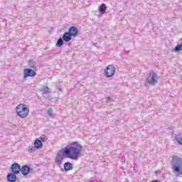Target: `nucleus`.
<instances>
[{
    "mask_svg": "<svg viewBox=\"0 0 182 182\" xmlns=\"http://www.w3.org/2000/svg\"><path fill=\"white\" fill-rule=\"evenodd\" d=\"M83 146L78 141H73L70 146H65L62 152L59 151L55 156V161L56 164H61L65 156L67 159L71 160H77L82 156V149Z\"/></svg>",
    "mask_w": 182,
    "mask_h": 182,
    "instance_id": "nucleus-1",
    "label": "nucleus"
},
{
    "mask_svg": "<svg viewBox=\"0 0 182 182\" xmlns=\"http://www.w3.org/2000/svg\"><path fill=\"white\" fill-rule=\"evenodd\" d=\"M16 113L21 119H26L29 116V107L26 105L20 104L16 107Z\"/></svg>",
    "mask_w": 182,
    "mask_h": 182,
    "instance_id": "nucleus-2",
    "label": "nucleus"
},
{
    "mask_svg": "<svg viewBox=\"0 0 182 182\" xmlns=\"http://www.w3.org/2000/svg\"><path fill=\"white\" fill-rule=\"evenodd\" d=\"M147 85H151V86H156L159 83V76L156 73H150L148 77L146 78Z\"/></svg>",
    "mask_w": 182,
    "mask_h": 182,
    "instance_id": "nucleus-3",
    "label": "nucleus"
},
{
    "mask_svg": "<svg viewBox=\"0 0 182 182\" xmlns=\"http://www.w3.org/2000/svg\"><path fill=\"white\" fill-rule=\"evenodd\" d=\"M105 77H112L116 73V67L114 65H109L104 70Z\"/></svg>",
    "mask_w": 182,
    "mask_h": 182,
    "instance_id": "nucleus-4",
    "label": "nucleus"
},
{
    "mask_svg": "<svg viewBox=\"0 0 182 182\" xmlns=\"http://www.w3.org/2000/svg\"><path fill=\"white\" fill-rule=\"evenodd\" d=\"M23 75L24 79H26V77H35L36 72L31 68H27L23 70Z\"/></svg>",
    "mask_w": 182,
    "mask_h": 182,
    "instance_id": "nucleus-5",
    "label": "nucleus"
},
{
    "mask_svg": "<svg viewBox=\"0 0 182 182\" xmlns=\"http://www.w3.org/2000/svg\"><path fill=\"white\" fill-rule=\"evenodd\" d=\"M11 171L14 174H18L21 171V165L17 163H14L11 166Z\"/></svg>",
    "mask_w": 182,
    "mask_h": 182,
    "instance_id": "nucleus-6",
    "label": "nucleus"
},
{
    "mask_svg": "<svg viewBox=\"0 0 182 182\" xmlns=\"http://www.w3.org/2000/svg\"><path fill=\"white\" fill-rule=\"evenodd\" d=\"M69 34L73 36V38H76L77 36V28L75 26H71L68 30Z\"/></svg>",
    "mask_w": 182,
    "mask_h": 182,
    "instance_id": "nucleus-7",
    "label": "nucleus"
},
{
    "mask_svg": "<svg viewBox=\"0 0 182 182\" xmlns=\"http://www.w3.org/2000/svg\"><path fill=\"white\" fill-rule=\"evenodd\" d=\"M21 171L23 176H28L29 174V171H31V168L28 166H23L21 168Z\"/></svg>",
    "mask_w": 182,
    "mask_h": 182,
    "instance_id": "nucleus-8",
    "label": "nucleus"
},
{
    "mask_svg": "<svg viewBox=\"0 0 182 182\" xmlns=\"http://www.w3.org/2000/svg\"><path fill=\"white\" fill-rule=\"evenodd\" d=\"M14 173H10L7 175V180L9 182H15L16 181V175Z\"/></svg>",
    "mask_w": 182,
    "mask_h": 182,
    "instance_id": "nucleus-9",
    "label": "nucleus"
},
{
    "mask_svg": "<svg viewBox=\"0 0 182 182\" xmlns=\"http://www.w3.org/2000/svg\"><path fill=\"white\" fill-rule=\"evenodd\" d=\"M63 39L65 42H69L72 40V36L68 32H65L63 36Z\"/></svg>",
    "mask_w": 182,
    "mask_h": 182,
    "instance_id": "nucleus-10",
    "label": "nucleus"
},
{
    "mask_svg": "<svg viewBox=\"0 0 182 182\" xmlns=\"http://www.w3.org/2000/svg\"><path fill=\"white\" fill-rule=\"evenodd\" d=\"M72 168H73V166L72 165L71 163L65 162L64 164V170L65 171H69L72 170Z\"/></svg>",
    "mask_w": 182,
    "mask_h": 182,
    "instance_id": "nucleus-11",
    "label": "nucleus"
},
{
    "mask_svg": "<svg viewBox=\"0 0 182 182\" xmlns=\"http://www.w3.org/2000/svg\"><path fill=\"white\" fill-rule=\"evenodd\" d=\"M106 9H107V7L105 4H102L99 7V11L102 15H105V14H106Z\"/></svg>",
    "mask_w": 182,
    "mask_h": 182,
    "instance_id": "nucleus-12",
    "label": "nucleus"
},
{
    "mask_svg": "<svg viewBox=\"0 0 182 182\" xmlns=\"http://www.w3.org/2000/svg\"><path fill=\"white\" fill-rule=\"evenodd\" d=\"M172 163H178L182 164V158L178 157L177 156H173L172 157Z\"/></svg>",
    "mask_w": 182,
    "mask_h": 182,
    "instance_id": "nucleus-13",
    "label": "nucleus"
},
{
    "mask_svg": "<svg viewBox=\"0 0 182 182\" xmlns=\"http://www.w3.org/2000/svg\"><path fill=\"white\" fill-rule=\"evenodd\" d=\"M34 146L36 147V149H42V142L41 140L39 139H36L34 141Z\"/></svg>",
    "mask_w": 182,
    "mask_h": 182,
    "instance_id": "nucleus-14",
    "label": "nucleus"
},
{
    "mask_svg": "<svg viewBox=\"0 0 182 182\" xmlns=\"http://www.w3.org/2000/svg\"><path fill=\"white\" fill-rule=\"evenodd\" d=\"M180 50H182V44L177 45L173 50V52H180Z\"/></svg>",
    "mask_w": 182,
    "mask_h": 182,
    "instance_id": "nucleus-15",
    "label": "nucleus"
},
{
    "mask_svg": "<svg viewBox=\"0 0 182 182\" xmlns=\"http://www.w3.org/2000/svg\"><path fill=\"white\" fill-rule=\"evenodd\" d=\"M55 45L58 48H60L62 46V45H63V39L59 38Z\"/></svg>",
    "mask_w": 182,
    "mask_h": 182,
    "instance_id": "nucleus-16",
    "label": "nucleus"
},
{
    "mask_svg": "<svg viewBox=\"0 0 182 182\" xmlns=\"http://www.w3.org/2000/svg\"><path fill=\"white\" fill-rule=\"evenodd\" d=\"M41 90L43 93H45L46 95L50 92L49 87L48 86L43 87Z\"/></svg>",
    "mask_w": 182,
    "mask_h": 182,
    "instance_id": "nucleus-17",
    "label": "nucleus"
},
{
    "mask_svg": "<svg viewBox=\"0 0 182 182\" xmlns=\"http://www.w3.org/2000/svg\"><path fill=\"white\" fill-rule=\"evenodd\" d=\"M41 141V142H44L48 140V138H46V136L45 135H41V137H39V139Z\"/></svg>",
    "mask_w": 182,
    "mask_h": 182,
    "instance_id": "nucleus-18",
    "label": "nucleus"
},
{
    "mask_svg": "<svg viewBox=\"0 0 182 182\" xmlns=\"http://www.w3.org/2000/svg\"><path fill=\"white\" fill-rule=\"evenodd\" d=\"M36 150V146H31L28 147V151H29L30 153H33V151H35Z\"/></svg>",
    "mask_w": 182,
    "mask_h": 182,
    "instance_id": "nucleus-19",
    "label": "nucleus"
},
{
    "mask_svg": "<svg viewBox=\"0 0 182 182\" xmlns=\"http://www.w3.org/2000/svg\"><path fill=\"white\" fill-rule=\"evenodd\" d=\"M176 140L178 144H181L182 146V136L176 137Z\"/></svg>",
    "mask_w": 182,
    "mask_h": 182,
    "instance_id": "nucleus-20",
    "label": "nucleus"
},
{
    "mask_svg": "<svg viewBox=\"0 0 182 182\" xmlns=\"http://www.w3.org/2000/svg\"><path fill=\"white\" fill-rule=\"evenodd\" d=\"M48 116H53V110L52 109V108H49L48 109Z\"/></svg>",
    "mask_w": 182,
    "mask_h": 182,
    "instance_id": "nucleus-21",
    "label": "nucleus"
},
{
    "mask_svg": "<svg viewBox=\"0 0 182 182\" xmlns=\"http://www.w3.org/2000/svg\"><path fill=\"white\" fill-rule=\"evenodd\" d=\"M109 100H110V97H108V98L107 99V103L109 102Z\"/></svg>",
    "mask_w": 182,
    "mask_h": 182,
    "instance_id": "nucleus-22",
    "label": "nucleus"
},
{
    "mask_svg": "<svg viewBox=\"0 0 182 182\" xmlns=\"http://www.w3.org/2000/svg\"><path fill=\"white\" fill-rule=\"evenodd\" d=\"M30 68H31L32 69H35V65H32Z\"/></svg>",
    "mask_w": 182,
    "mask_h": 182,
    "instance_id": "nucleus-23",
    "label": "nucleus"
},
{
    "mask_svg": "<svg viewBox=\"0 0 182 182\" xmlns=\"http://www.w3.org/2000/svg\"><path fill=\"white\" fill-rule=\"evenodd\" d=\"M151 182H159V181H157V180H154V181H151Z\"/></svg>",
    "mask_w": 182,
    "mask_h": 182,
    "instance_id": "nucleus-24",
    "label": "nucleus"
}]
</instances>
